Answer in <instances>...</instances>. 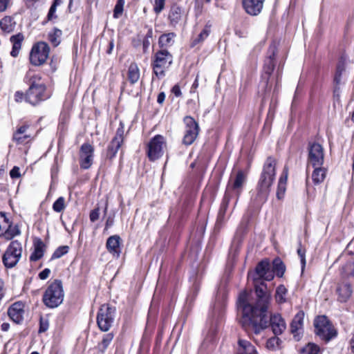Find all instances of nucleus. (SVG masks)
<instances>
[{"mask_svg": "<svg viewBox=\"0 0 354 354\" xmlns=\"http://www.w3.org/2000/svg\"><path fill=\"white\" fill-rule=\"evenodd\" d=\"M198 86V77L196 76L192 86V90L197 88Z\"/></svg>", "mask_w": 354, "mask_h": 354, "instance_id": "nucleus-62", "label": "nucleus"}, {"mask_svg": "<svg viewBox=\"0 0 354 354\" xmlns=\"http://www.w3.org/2000/svg\"><path fill=\"white\" fill-rule=\"evenodd\" d=\"M140 79V71L136 64L131 63L128 69V80L132 84L136 83Z\"/></svg>", "mask_w": 354, "mask_h": 354, "instance_id": "nucleus-32", "label": "nucleus"}, {"mask_svg": "<svg viewBox=\"0 0 354 354\" xmlns=\"http://www.w3.org/2000/svg\"><path fill=\"white\" fill-rule=\"evenodd\" d=\"M100 217V208L96 207L90 212L89 218L91 222H95Z\"/></svg>", "mask_w": 354, "mask_h": 354, "instance_id": "nucleus-50", "label": "nucleus"}, {"mask_svg": "<svg viewBox=\"0 0 354 354\" xmlns=\"http://www.w3.org/2000/svg\"><path fill=\"white\" fill-rule=\"evenodd\" d=\"M315 333L323 340L330 341L337 335L333 326L324 315L318 316L314 322Z\"/></svg>", "mask_w": 354, "mask_h": 354, "instance_id": "nucleus-5", "label": "nucleus"}, {"mask_svg": "<svg viewBox=\"0 0 354 354\" xmlns=\"http://www.w3.org/2000/svg\"><path fill=\"white\" fill-rule=\"evenodd\" d=\"M46 245L40 239H37L34 241V251L30 257L31 261L39 260L44 254Z\"/></svg>", "mask_w": 354, "mask_h": 354, "instance_id": "nucleus-24", "label": "nucleus"}, {"mask_svg": "<svg viewBox=\"0 0 354 354\" xmlns=\"http://www.w3.org/2000/svg\"><path fill=\"white\" fill-rule=\"evenodd\" d=\"M113 337L114 335L113 333H109L103 335L101 342L97 344V349L100 352L104 353L110 345L113 339Z\"/></svg>", "mask_w": 354, "mask_h": 354, "instance_id": "nucleus-34", "label": "nucleus"}, {"mask_svg": "<svg viewBox=\"0 0 354 354\" xmlns=\"http://www.w3.org/2000/svg\"><path fill=\"white\" fill-rule=\"evenodd\" d=\"M50 274V270L48 269V268H45L44 270H43L39 274V277L42 279V280H44L46 279H47L48 277H49V274Z\"/></svg>", "mask_w": 354, "mask_h": 354, "instance_id": "nucleus-54", "label": "nucleus"}, {"mask_svg": "<svg viewBox=\"0 0 354 354\" xmlns=\"http://www.w3.org/2000/svg\"><path fill=\"white\" fill-rule=\"evenodd\" d=\"M64 297L62 283L55 279L47 287L43 296V302L47 307L54 308L63 302Z\"/></svg>", "mask_w": 354, "mask_h": 354, "instance_id": "nucleus-3", "label": "nucleus"}, {"mask_svg": "<svg viewBox=\"0 0 354 354\" xmlns=\"http://www.w3.org/2000/svg\"><path fill=\"white\" fill-rule=\"evenodd\" d=\"M124 3H125L124 0H118L117 1V3H116L114 10H113V17L115 19H118L119 17H120L122 16L123 10H124Z\"/></svg>", "mask_w": 354, "mask_h": 354, "instance_id": "nucleus-41", "label": "nucleus"}, {"mask_svg": "<svg viewBox=\"0 0 354 354\" xmlns=\"http://www.w3.org/2000/svg\"><path fill=\"white\" fill-rule=\"evenodd\" d=\"M245 180V174L243 171L239 170L234 176H231L228 181L225 194L236 198L234 205H236L242 192Z\"/></svg>", "mask_w": 354, "mask_h": 354, "instance_id": "nucleus-7", "label": "nucleus"}, {"mask_svg": "<svg viewBox=\"0 0 354 354\" xmlns=\"http://www.w3.org/2000/svg\"><path fill=\"white\" fill-rule=\"evenodd\" d=\"M275 167L276 160L271 156L268 157L264 163L258 183L257 194L254 198V201L257 205L262 204L267 201L270 187L275 179Z\"/></svg>", "mask_w": 354, "mask_h": 354, "instance_id": "nucleus-2", "label": "nucleus"}, {"mask_svg": "<svg viewBox=\"0 0 354 354\" xmlns=\"http://www.w3.org/2000/svg\"><path fill=\"white\" fill-rule=\"evenodd\" d=\"M274 272L273 270L270 271V269L266 272L265 274H263L260 279H263L266 281H271L274 278Z\"/></svg>", "mask_w": 354, "mask_h": 354, "instance_id": "nucleus-53", "label": "nucleus"}, {"mask_svg": "<svg viewBox=\"0 0 354 354\" xmlns=\"http://www.w3.org/2000/svg\"><path fill=\"white\" fill-rule=\"evenodd\" d=\"M172 93H174L176 97H179L181 95L180 88L178 85H175L173 86L171 89Z\"/></svg>", "mask_w": 354, "mask_h": 354, "instance_id": "nucleus-57", "label": "nucleus"}, {"mask_svg": "<svg viewBox=\"0 0 354 354\" xmlns=\"http://www.w3.org/2000/svg\"><path fill=\"white\" fill-rule=\"evenodd\" d=\"M16 22L13 18L9 16H6L0 21V27L3 31L6 32H11L15 30Z\"/></svg>", "mask_w": 354, "mask_h": 354, "instance_id": "nucleus-30", "label": "nucleus"}, {"mask_svg": "<svg viewBox=\"0 0 354 354\" xmlns=\"http://www.w3.org/2000/svg\"><path fill=\"white\" fill-rule=\"evenodd\" d=\"M324 155L322 146L318 143L310 144L308 147V163L313 167H320L324 163Z\"/></svg>", "mask_w": 354, "mask_h": 354, "instance_id": "nucleus-15", "label": "nucleus"}, {"mask_svg": "<svg viewBox=\"0 0 354 354\" xmlns=\"http://www.w3.org/2000/svg\"><path fill=\"white\" fill-rule=\"evenodd\" d=\"M114 220L113 218L109 216L107 218L106 224H105V228L107 229L110 227H111L113 225Z\"/></svg>", "mask_w": 354, "mask_h": 354, "instance_id": "nucleus-60", "label": "nucleus"}, {"mask_svg": "<svg viewBox=\"0 0 354 354\" xmlns=\"http://www.w3.org/2000/svg\"><path fill=\"white\" fill-rule=\"evenodd\" d=\"M184 122L185 129L183 143L188 146L191 145L196 139L199 133V127L198 124L191 116L185 117Z\"/></svg>", "mask_w": 354, "mask_h": 354, "instance_id": "nucleus-12", "label": "nucleus"}, {"mask_svg": "<svg viewBox=\"0 0 354 354\" xmlns=\"http://www.w3.org/2000/svg\"><path fill=\"white\" fill-rule=\"evenodd\" d=\"M65 207V199L62 196L59 197L53 205V209L56 212H62Z\"/></svg>", "mask_w": 354, "mask_h": 354, "instance_id": "nucleus-42", "label": "nucleus"}, {"mask_svg": "<svg viewBox=\"0 0 354 354\" xmlns=\"http://www.w3.org/2000/svg\"><path fill=\"white\" fill-rule=\"evenodd\" d=\"M152 37L153 30L151 28H149L142 42L143 50L145 53L151 44V39H152Z\"/></svg>", "mask_w": 354, "mask_h": 354, "instance_id": "nucleus-46", "label": "nucleus"}, {"mask_svg": "<svg viewBox=\"0 0 354 354\" xmlns=\"http://www.w3.org/2000/svg\"><path fill=\"white\" fill-rule=\"evenodd\" d=\"M210 32H211V26L209 25H206L205 26V28H203V30L198 35L197 38H196L194 40L193 44L196 45L198 43L203 42L209 35Z\"/></svg>", "mask_w": 354, "mask_h": 354, "instance_id": "nucleus-39", "label": "nucleus"}, {"mask_svg": "<svg viewBox=\"0 0 354 354\" xmlns=\"http://www.w3.org/2000/svg\"><path fill=\"white\" fill-rule=\"evenodd\" d=\"M232 198H233L230 196L225 194L218 214L217 223H222L225 221V215L227 212L230 201Z\"/></svg>", "mask_w": 354, "mask_h": 354, "instance_id": "nucleus-29", "label": "nucleus"}, {"mask_svg": "<svg viewBox=\"0 0 354 354\" xmlns=\"http://www.w3.org/2000/svg\"><path fill=\"white\" fill-rule=\"evenodd\" d=\"M175 37L176 34L174 32L161 35L158 40L160 47L162 48L171 46L174 43V38Z\"/></svg>", "mask_w": 354, "mask_h": 354, "instance_id": "nucleus-33", "label": "nucleus"}, {"mask_svg": "<svg viewBox=\"0 0 354 354\" xmlns=\"http://www.w3.org/2000/svg\"><path fill=\"white\" fill-rule=\"evenodd\" d=\"M269 306H270V304ZM269 308H270V306H268V308L266 312L268 325L266 327H264L263 328H262L259 331V333H255L254 331H250V332L246 331L248 333H254V334H257V335L259 334L262 330L266 328L269 325L271 326L272 330L273 333L274 334V335H279L284 331V330L286 328V324L285 323V321L283 320V319L281 317V316L280 315H279V314L271 315L270 317V319H268V311Z\"/></svg>", "mask_w": 354, "mask_h": 354, "instance_id": "nucleus-14", "label": "nucleus"}, {"mask_svg": "<svg viewBox=\"0 0 354 354\" xmlns=\"http://www.w3.org/2000/svg\"><path fill=\"white\" fill-rule=\"evenodd\" d=\"M287 178H288V174H287V171H286L284 176H281L279 178V185H278V191L277 193V196L278 198H281L280 194H283V192H285V189H286L285 185H286V183L287 180Z\"/></svg>", "mask_w": 354, "mask_h": 354, "instance_id": "nucleus-43", "label": "nucleus"}, {"mask_svg": "<svg viewBox=\"0 0 354 354\" xmlns=\"http://www.w3.org/2000/svg\"><path fill=\"white\" fill-rule=\"evenodd\" d=\"M336 291L338 295V301L340 302H346L352 294V288L348 283L338 284Z\"/></svg>", "mask_w": 354, "mask_h": 354, "instance_id": "nucleus-23", "label": "nucleus"}, {"mask_svg": "<svg viewBox=\"0 0 354 354\" xmlns=\"http://www.w3.org/2000/svg\"><path fill=\"white\" fill-rule=\"evenodd\" d=\"M165 99V94L164 92H161L158 94L157 97V102L159 104H162Z\"/></svg>", "mask_w": 354, "mask_h": 354, "instance_id": "nucleus-59", "label": "nucleus"}, {"mask_svg": "<svg viewBox=\"0 0 354 354\" xmlns=\"http://www.w3.org/2000/svg\"><path fill=\"white\" fill-rule=\"evenodd\" d=\"M113 48H114V41H113V39H112L109 43V48L106 50V53L109 55L111 54Z\"/></svg>", "mask_w": 354, "mask_h": 354, "instance_id": "nucleus-61", "label": "nucleus"}, {"mask_svg": "<svg viewBox=\"0 0 354 354\" xmlns=\"http://www.w3.org/2000/svg\"><path fill=\"white\" fill-rule=\"evenodd\" d=\"M346 68V58L342 56L337 64L336 71L334 76V86H340L342 84V75Z\"/></svg>", "mask_w": 354, "mask_h": 354, "instance_id": "nucleus-27", "label": "nucleus"}, {"mask_svg": "<svg viewBox=\"0 0 354 354\" xmlns=\"http://www.w3.org/2000/svg\"><path fill=\"white\" fill-rule=\"evenodd\" d=\"M281 340L279 337L275 335L274 337H270L266 342V347L270 350H275L279 346Z\"/></svg>", "mask_w": 354, "mask_h": 354, "instance_id": "nucleus-44", "label": "nucleus"}, {"mask_svg": "<svg viewBox=\"0 0 354 354\" xmlns=\"http://www.w3.org/2000/svg\"><path fill=\"white\" fill-rule=\"evenodd\" d=\"M69 251V247L67 245H62L57 248L53 252L51 260L61 258L64 254H67Z\"/></svg>", "mask_w": 354, "mask_h": 354, "instance_id": "nucleus-40", "label": "nucleus"}, {"mask_svg": "<svg viewBox=\"0 0 354 354\" xmlns=\"http://www.w3.org/2000/svg\"><path fill=\"white\" fill-rule=\"evenodd\" d=\"M19 233L17 225H13L5 213L0 212V236L10 240Z\"/></svg>", "mask_w": 354, "mask_h": 354, "instance_id": "nucleus-13", "label": "nucleus"}, {"mask_svg": "<svg viewBox=\"0 0 354 354\" xmlns=\"http://www.w3.org/2000/svg\"><path fill=\"white\" fill-rule=\"evenodd\" d=\"M304 313L299 311L294 317L290 324V332L296 340H299L302 334V327L304 319Z\"/></svg>", "mask_w": 354, "mask_h": 354, "instance_id": "nucleus-19", "label": "nucleus"}, {"mask_svg": "<svg viewBox=\"0 0 354 354\" xmlns=\"http://www.w3.org/2000/svg\"><path fill=\"white\" fill-rule=\"evenodd\" d=\"M19 167L15 166L10 171V176L12 178H18L21 176Z\"/></svg>", "mask_w": 354, "mask_h": 354, "instance_id": "nucleus-51", "label": "nucleus"}, {"mask_svg": "<svg viewBox=\"0 0 354 354\" xmlns=\"http://www.w3.org/2000/svg\"><path fill=\"white\" fill-rule=\"evenodd\" d=\"M353 264L351 263H347L344 266L342 267V271L344 272L346 269H352Z\"/></svg>", "mask_w": 354, "mask_h": 354, "instance_id": "nucleus-63", "label": "nucleus"}, {"mask_svg": "<svg viewBox=\"0 0 354 354\" xmlns=\"http://www.w3.org/2000/svg\"><path fill=\"white\" fill-rule=\"evenodd\" d=\"M22 247L17 241H12L3 256V263L6 268H11L17 265L21 257Z\"/></svg>", "mask_w": 354, "mask_h": 354, "instance_id": "nucleus-10", "label": "nucleus"}, {"mask_svg": "<svg viewBox=\"0 0 354 354\" xmlns=\"http://www.w3.org/2000/svg\"><path fill=\"white\" fill-rule=\"evenodd\" d=\"M15 98L17 102H21L24 99L25 100V95L22 92L17 91L15 94Z\"/></svg>", "mask_w": 354, "mask_h": 354, "instance_id": "nucleus-56", "label": "nucleus"}, {"mask_svg": "<svg viewBox=\"0 0 354 354\" xmlns=\"http://www.w3.org/2000/svg\"><path fill=\"white\" fill-rule=\"evenodd\" d=\"M94 148L88 143H84L80 150V165L83 169H89L93 161Z\"/></svg>", "mask_w": 354, "mask_h": 354, "instance_id": "nucleus-16", "label": "nucleus"}, {"mask_svg": "<svg viewBox=\"0 0 354 354\" xmlns=\"http://www.w3.org/2000/svg\"><path fill=\"white\" fill-rule=\"evenodd\" d=\"M265 0H243L245 12L252 16L258 15L262 10Z\"/></svg>", "mask_w": 354, "mask_h": 354, "instance_id": "nucleus-20", "label": "nucleus"}, {"mask_svg": "<svg viewBox=\"0 0 354 354\" xmlns=\"http://www.w3.org/2000/svg\"><path fill=\"white\" fill-rule=\"evenodd\" d=\"M121 145L122 143L115 142L114 140H112L110 145L108 147L106 158H109V160L113 159L115 156Z\"/></svg>", "mask_w": 354, "mask_h": 354, "instance_id": "nucleus-37", "label": "nucleus"}, {"mask_svg": "<svg viewBox=\"0 0 354 354\" xmlns=\"http://www.w3.org/2000/svg\"><path fill=\"white\" fill-rule=\"evenodd\" d=\"M297 254L300 257L301 263L302 264V268H304L305 265H306L305 250H303L301 247H299L297 249Z\"/></svg>", "mask_w": 354, "mask_h": 354, "instance_id": "nucleus-52", "label": "nucleus"}, {"mask_svg": "<svg viewBox=\"0 0 354 354\" xmlns=\"http://www.w3.org/2000/svg\"><path fill=\"white\" fill-rule=\"evenodd\" d=\"M272 270L278 277H283L286 270V266L279 258H276L273 260Z\"/></svg>", "mask_w": 354, "mask_h": 354, "instance_id": "nucleus-36", "label": "nucleus"}, {"mask_svg": "<svg viewBox=\"0 0 354 354\" xmlns=\"http://www.w3.org/2000/svg\"><path fill=\"white\" fill-rule=\"evenodd\" d=\"M277 53V46L275 44H272L268 49V57L265 60L263 66L264 75L263 79L266 80V84L268 85L270 76L272 73L274 68V59Z\"/></svg>", "mask_w": 354, "mask_h": 354, "instance_id": "nucleus-17", "label": "nucleus"}, {"mask_svg": "<svg viewBox=\"0 0 354 354\" xmlns=\"http://www.w3.org/2000/svg\"><path fill=\"white\" fill-rule=\"evenodd\" d=\"M124 129L123 124L122 122H120V127L118 128L116 134H115V137L113 138V140L122 144L123 139H124Z\"/></svg>", "mask_w": 354, "mask_h": 354, "instance_id": "nucleus-47", "label": "nucleus"}, {"mask_svg": "<svg viewBox=\"0 0 354 354\" xmlns=\"http://www.w3.org/2000/svg\"><path fill=\"white\" fill-rule=\"evenodd\" d=\"M116 315V309L109 304L100 306L97 315V324L100 330L108 331L113 326Z\"/></svg>", "mask_w": 354, "mask_h": 354, "instance_id": "nucleus-4", "label": "nucleus"}, {"mask_svg": "<svg viewBox=\"0 0 354 354\" xmlns=\"http://www.w3.org/2000/svg\"><path fill=\"white\" fill-rule=\"evenodd\" d=\"M236 354H258L254 346L248 341L239 339Z\"/></svg>", "mask_w": 354, "mask_h": 354, "instance_id": "nucleus-25", "label": "nucleus"}, {"mask_svg": "<svg viewBox=\"0 0 354 354\" xmlns=\"http://www.w3.org/2000/svg\"><path fill=\"white\" fill-rule=\"evenodd\" d=\"M173 57L167 50H158L154 55L153 70L155 75L160 77L165 75V71L171 64Z\"/></svg>", "mask_w": 354, "mask_h": 354, "instance_id": "nucleus-6", "label": "nucleus"}, {"mask_svg": "<svg viewBox=\"0 0 354 354\" xmlns=\"http://www.w3.org/2000/svg\"><path fill=\"white\" fill-rule=\"evenodd\" d=\"M340 95L339 86H334L333 96L335 99L339 100Z\"/></svg>", "mask_w": 354, "mask_h": 354, "instance_id": "nucleus-58", "label": "nucleus"}, {"mask_svg": "<svg viewBox=\"0 0 354 354\" xmlns=\"http://www.w3.org/2000/svg\"><path fill=\"white\" fill-rule=\"evenodd\" d=\"M319 347L312 343H309L303 347L299 354H319Z\"/></svg>", "mask_w": 354, "mask_h": 354, "instance_id": "nucleus-38", "label": "nucleus"}, {"mask_svg": "<svg viewBox=\"0 0 354 354\" xmlns=\"http://www.w3.org/2000/svg\"><path fill=\"white\" fill-rule=\"evenodd\" d=\"M50 47L47 43L40 41L33 45L30 53V62L34 66L44 64L49 56Z\"/></svg>", "mask_w": 354, "mask_h": 354, "instance_id": "nucleus-9", "label": "nucleus"}, {"mask_svg": "<svg viewBox=\"0 0 354 354\" xmlns=\"http://www.w3.org/2000/svg\"><path fill=\"white\" fill-rule=\"evenodd\" d=\"M350 344H351V352L353 353H354V333H353V335L351 339V342H350Z\"/></svg>", "mask_w": 354, "mask_h": 354, "instance_id": "nucleus-64", "label": "nucleus"}, {"mask_svg": "<svg viewBox=\"0 0 354 354\" xmlns=\"http://www.w3.org/2000/svg\"><path fill=\"white\" fill-rule=\"evenodd\" d=\"M270 269L268 261H261L256 268L254 273H249L248 277L254 282L255 303H252L246 292L240 293L237 300L238 310L241 311L240 324L242 328L248 332L259 331L268 325L266 312L271 303V295L267 290V286L263 282L259 284V280Z\"/></svg>", "mask_w": 354, "mask_h": 354, "instance_id": "nucleus-1", "label": "nucleus"}, {"mask_svg": "<svg viewBox=\"0 0 354 354\" xmlns=\"http://www.w3.org/2000/svg\"><path fill=\"white\" fill-rule=\"evenodd\" d=\"M121 239L118 235H113L108 238L106 243L107 250L114 257H118L120 254V245Z\"/></svg>", "mask_w": 354, "mask_h": 354, "instance_id": "nucleus-22", "label": "nucleus"}, {"mask_svg": "<svg viewBox=\"0 0 354 354\" xmlns=\"http://www.w3.org/2000/svg\"><path fill=\"white\" fill-rule=\"evenodd\" d=\"M288 293V290L283 285H279L275 292V300L277 304H283L286 302L287 298L286 295Z\"/></svg>", "mask_w": 354, "mask_h": 354, "instance_id": "nucleus-35", "label": "nucleus"}, {"mask_svg": "<svg viewBox=\"0 0 354 354\" xmlns=\"http://www.w3.org/2000/svg\"><path fill=\"white\" fill-rule=\"evenodd\" d=\"M62 35V31L59 29H55L53 33H50L48 35L49 39L50 42L55 46H57L59 44V38Z\"/></svg>", "mask_w": 354, "mask_h": 354, "instance_id": "nucleus-45", "label": "nucleus"}, {"mask_svg": "<svg viewBox=\"0 0 354 354\" xmlns=\"http://www.w3.org/2000/svg\"><path fill=\"white\" fill-rule=\"evenodd\" d=\"M46 87L44 84L32 82L25 95L26 102L35 106L49 97L46 93Z\"/></svg>", "mask_w": 354, "mask_h": 354, "instance_id": "nucleus-8", "label": "nucleus"}, {"mask_svg": "<svg viewBox=\"0 0 354 354\" xmlns=\"http://www.w3.org/2000/svg\"><path fill=\"white\" fill-rule=\"evenodd\" d=\"M24 304L21 301L14 303L8 310L10 318L17 324H19L23 320L24 313Z\"/></svg>", "mask_w": 354, "mask_h": 354, "instance_id": "nucleus-21", "label": "nucleus"}, {"mask_svg": "<svg viewBox=\"0 0 354 354\" xmlns=\"http://www.w3.org/2000/svg\"><path fill=\"white\" fill-rule=\"evenodd\" d=\"M165 4V0H153V11L156 14L160 13L164 8Z\"/></svg>", "mask_w": 354, "mask_h": 354, "instance_id": "nucleus-48", "label": "nucleus"}, {"mask_svg": "<svg viewBox=\"0 0 354 354\" xmlns=\"http://www.w3.org/2000/svg\"><path fill=\"white\" fill-rule=\"evenodd\" d=\"M182 10L178 6L174 5L171 7L169 12V20L172 26H176L181 20Z\"/></svg>", "mask_w": 354, "mask_h": 354, "instance_id": "nucleus-28", "label": "nucleus"}, {"mask_svg": "<svg viewBox=\"0 0 354 354\" xmlns=\"http://www.w3.org/2000/svg\"><path fill=\"white\" fill-rule=\"evenodd\" d=\"M48 328V321L46 319H44L43 317L40 318L39 322V333H44L46 331Z\"/></svg>", "mask_w": 354, "mask_h": 354, "instance_id": "nucleus-49", "label": "nucleus"}, {"mask_svg": "<svg viewBox=\"0 0 354 354\" xmlns=\"http://www.w3.org/2000/svg\"><path fill=\"white\" fill-rule=\"evenodd\" d=\"M312 174V179L315 185L322 183L326 178V169L323 167H315Z\"/></svg>", "mask_w": 354, "mask_h": 354, "instance_id": "nucleus-31", "label": "nucleus"}, {"mask_svg": "<svg viewBox=\"0 0 354 354\" xmlns=\"http://www.w3.org/2000/svg\"><path fill=\"white\" fill-rule=\"evenodd\" d=\"M29 126L24 124L13 133L12 141L17 145H25L32 140V134L28 132Z\"/></svg>", "mask_w": 354, "mask_h": 354, "instance_id": "nucleus-18", "label": "nucleus"}, {"mask_svg": "<svg viewBox=\"0 0 354 354\" xmlns=\"http://www.w3.org/2000/svg\"><path fill=\"white\" fill-rule=\"evenodd\" d=\"M24 39L23 34L18 33L10 37V40L12 44V48L10 52L11 56L16 57L18 56L20 49L21 48V43Z\"/></svg>", "mask_w": 354, "mask_h": 354, "instance_id": "nucleus-26", "label": "nucleus"}, {"mask_svg": "<svg viewBox=\"0 0 354 354\" xmlns=\"http://www.w3.org/2000/svg\"><path fill=\"white\" fill-rule=\"evenodd\" d=\"M10 0H0V12L5 11L9 4Z\"/></svg>", "mask_w": 354, "mask_h": 354, "instance_id": "nucleus-55", "label": "nucleus"}, {"mask_svg": "<svg viewBox=\"0 0 354 354\" xmlns=\"http://www.w3.org/2000/svg\"><path fill=\"white\" fill-rule=\"evenodd\" d=\"M166 146L165 138L161 135L155 136L147 145V156L150 160H158L163 155Z\"/></svg>", "mask_w": 354, "mask_h": 354, "instance_id": "nucleus-11", "label": "nucleus"}]
</instances>
